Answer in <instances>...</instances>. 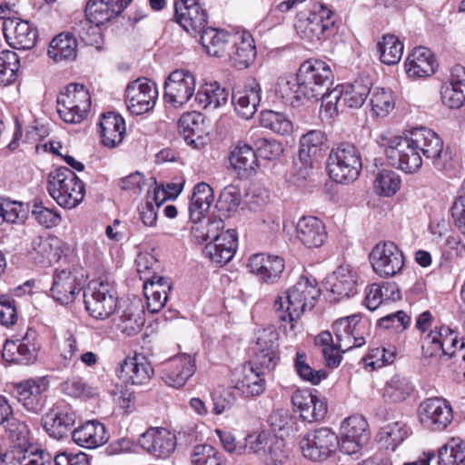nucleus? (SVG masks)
<instances>
[{
  "instance_id": "obj_1",
  "label": "nucleus",
  "mask_w": 465,
  "mask_h": 465,
  "mask_svg": "<svg viewBox=\"0 0 465 465\" xmlns=\"http://www.w3.org/2000/svg\"><path fill=\"white\" fill-rule=\"evenodd\" d=\"M333 73L328 63L320 59H308L301 64L296 78L293 80L282 79L280 85L282 95L292 96L297 100L302 98L319 101L333 83Z\"/></svg>"
},
{
  "instance_id": "obj_3",
  "label": "nucleus",
  "mask_w": 465,
  "mask_h": 465,
  "mask_svg": "<svg viewBox=\"0 0 465 465\" xmlns=\"http://www.w3.org/2000/svg\"><path fill=\"white\" fill-rule=\"evenodd\" d=\"M360 322L361 317L356 314L337 320L333 323L336 343L333 342L330 331H322L316 337L315 344L322 347V355L329 367H338L341 361L342 353L365 344Z\"/></svg>"
},
{
  "instance_id": "obj_27",
  "label": "nucleus",
  "mask_w": 465,
  "mask_h": 465,
  "mask_svg": "<svg viewBox=\"0 0 465 465\" xmlns=\"http://www.w3.org/2000/svg\"><path fill=\"white\" fill-rule=\"evenodd\" d=\"M153 374L151 363L142 354L126 357L118 370V377L124 383L135 386L147 384Z\"/></svg>"
},
{
  "instance_id": "obj_36",
  "label": "nucleus",
  "mask_w": 465,
  "mask_h": 465,
  "mask_svg": "<svg viewBox=\"0 0 465 465\" xmlns=\"http://www.w3.org/2000/svg\"><path fill=\"white\" fill-rule=\"evenodd\" d=\"M298 239L308 248H318L327 239V232L324 223L317 217L304 216L296 225Z\"/></svg>"
},
{
  "instance_id": "obj_62",
  "label": "nucleus",
  "mask_w": 465,
  "mask_h": 465,
  "mask_svg": "<svg viewBox=\"0 0 465 465\" xmlns=\"http://www.w3.org/2000/svg\"><path fill=\"white\" fill-rule=\"evenodd\" d=\"M85 16L96 25H104L117 16L105 0H89L85 7Z\"/></svg>"
},
{
  "instance_id": "obj_15",
  "label": "nucleus",
  "mask_w": 465,
  "mask_h": 465,
  "mask_svg": "<svg viewBox=\"0 0 465 465\" xmlns=\"http://www.w3.org/2000/svg\"><path fill=\"white\" fill-rule=\"evenodd\" d=\"M282 446V440L262 430L249 434L245 438L243 451L258 455L266 465H280L286 458Z\"/></svg>"
},
{
  "instance_id": "obj_6",
  "label": "nucleus",
  "mask_w": 465,
  "mask_h": 465,
  "mask_svg": "<svg viewBox=\"0 0 465 465\" xmlns=\"http://www.w3.org/2000/svg\"><path fill=\"white\" fill-rule=\"evenodd\" d=\"M47 190L51 197L62 207L73 209L84 200V183L67 167H59L49 174Z\"/></svg>"
},
{
  "instance_id": "obj_64",
  "label": "nucleus",
  "mask_w": 465,
  "mask_h": 465,
  "mask_svg": "<svg viewBox=\"0 0 465 465\" xmlns=\"http://www.w3.org/2000/svg\"><path fill=\"white\" fill-rule=\"evenodd\" d=\"M241 203V192L238 186L229 184L222 191L217 207L220 211L235 212Z\"/></svg>"
},
{
  "instance_id": "obj_43",
  "label": "nucleus",
  "mask_w": 465,
  "mask_h": 465,
  "mask_svg": "<svg viewBox=\"0 0 465 465\" xmlns=\"http://www.w3.org/2000/svg\"><path fill=\"white\" fill-rule=\"evenodd\" d=\"M230 92L219 84L210 83L201 86L195 94L194 103L203 109L214 110L227 104Z\"/></svg>"
},
{
  "instance_id": "obj_32",
  "label": "nucleus",
  "mask_w": 465,
  "mask_h": 465,
  "mask_svg": "<svg viewBox=\"0 0 465 465\" xmlns=\"http://www.w3.org/2000/svg\"><path fill=\"white\" fill-rule=\"evenodd\" d=\"M75 422V414L72 411L53 407L42 417V423L46 433L56 440H61L72 433Z\"/></svg>"
},
{
  "instance_id": "obj_50",
  "label": "nucleus",
  "mask_w": 465,
  "mask_h": 465,
  "mask_svg": "<svg viewBox=\"0 0 465 465\" xmlns=\"http://www.w3.org/2000/svg\"><path fill=\"white\" fill-rule=\"evenodd\" d=\"M414 391L409 378L396 374L386 383L383 398L386 401L397 403L405 401Z\"/></svg>"
},
{
  "instance_id": "obj_61",
  "label": "nucleus",
  "mask_w": 465,
  "mask_h": 465,
  "mask_svg": "<svg viewBox=\"0 0 465 465\" xmlns=\"http://www.w3.org/2000/svg\"><path fill=\"white\" fill-rule=\"evenodd\" d=\"M401 186L400 176L391 170L381 171L374 181V189L381 196L395 194Z\"/></svg>"
},
{
  "instance_id": "obj_41",
  "label": "nucleus",
  "mask_w": 465,
  "mask_h": 465,
  "mask_svg": "<svg viewBox=\"0 0 465 465\" xmlns=\"http://www.w3.org/2000/svg\"><path fill=\"white\" fill-rule=\"evenodd\" d=\"M200 34L202 45L210 55L226 56L234 35L213 27H205Z\"/></svg>"
},
{
  "instance_id": "obj_22",
  "label": "nucleus",
  "mask_w": 465,
  "mask_h": 465,
  "mask_svg": "<svg viewBox=\"0 0 465 465\" xmlns=\"http://www.w3.org/2000/svg\"><path fill=\"white\" fill-rule=\"evenodd\" d=\"M3 33L7 44L14 49L30 50L38 39L37 28L26 20L5 19Z\"/></svg>"
},
{
  "instance_id": "obj_58",
  "label": "nucleus",
  "mask_w": 465,
  "mask_h": 465,
  "mask_svg": "<svg viewBox=\"0 0 465 465\" xmlns=\"http://www.w3.org/2000/svg\"><path fill=\"white\" fill-rule=\"evenodd\" d=\"M371 105L375 116H387L395 107L392 93L384 88H375L371 93Z\"/></svg>"
},
{
  "instance_id": "obj_9",
  "label": "nucleus",
  "mask_w": 465,
  "mask_h": 465,
  "mask_svg": "<svg viewBox=\"0 0 465 465\" xmlns=\"http://www.w3.org/2000/svg\"><path fill=\"white\" fill-rule=\"evenodd\" d=\"M335 19L333 12L324 5H319L307 18L299 19L295 30L302 39L316 45L327 39L334 33Z\"/></svg>"
},
{
  "instance_id": "obj_21",
  "label": "nucleus",
  "mask_w": 465,
  "mask_h": 465,
  "mask_svg": "<svg viewBox=\"0 0 465 465\" xmlns=\"http://www.w3.org/2000/svg\"><path fill=\"white\" fill-rule=\"evenodd\" d=\"M419 418L425 428L440 431L445 430L452 421V408L446 400L440 398L427 399L419 407Z\"/></svg>"
},
{
  "instance_id": "obj_8",
  "label": "nucleus",
  "mask_w": 465,
  "mask_h": 465,
  "mask_svg": "<svg viewBox=\"0 0 465 465\" xmlns=\"http://www.w3.org/2000/svg\"><path fill=\"white\" fill-rule=\"evenodd\" d=\"M57 113L67 124H79L86 117L91 106L89 91L83 84H69L57 96Z\"/></svg>"
},
{
  "instance_id": "obj_51",
  "label": "nucleus",
  "mask_w": 465,
  "mask_h": 465,
  "mask_svg": "<svg viewBox=\"0 0 465 465\" xmlns=\"http://www.w3.org/2000/svg\"><path fill=\"white\" fill-rule=\"evenodd\" d=\"M6 425V435L13 442L12 449L10 450H21L25 457H27L28 451L27 447L29 445V434L30 430L28 426L15 418L9 419Z\"/></svg>"
},
{
  "instance_id": "obj_44",
  "label": "nucleus",
  "mask_w": 465,
  "mask_h": 465,
  "mask_svg": "<svg viewBox=\"0 0 465 465\" xmlns=\"http://www.w3.org/2000/svg\"><path fill=\"white\" fill-rule=\"evenodd\" d=\"M62 241L56 236H37L32 241V248L38 256L35 259L40 263L58 262L62 256Z\"/></svg>"
},
{
  "instance_id": "obj_31",
  "label": "nucleus",
  "mask_w": 465,
  "mask_h": 465,
  "mask_svg": "<svg viewBox=\"0 0 465 465\" xmlns=\"http://www.w3.org/2000/svg\"><path fill=\"white\" fill-rule=\"evenodd\" d=\"M357 273L350 265L339 266L327 279V288L335 301L350 298L357 293Z\"/></svg>"
},
{
  "instance_id": "obj_2",
  "label": "nucleus",
  "mask_w": 465,
  "mask_h": 465,
  "mask_svg": "<svg viewBox=\"0 0 465 465\" xmlns=\"http://www.w3.org/2000/svg\"><path fill=\"white\" fill-rule=\"evenodd\" d=\"M191 234L197 243L210 241L204 249L203 254L213 262L224 264L230 262L237 248V236L234 230L223 229L221 219H210L203 214L202 218L192 221Z\"/></svg>"
},
{
  "instance_id": "obj_57",
  "label": "nucleus",
  "mask_w": 465,
  "mask_h": 465,
  "mask_svg": "<svg viewBox=\"0 0 465 465\" xmlns=\"http://www.w3.org/2000/svg\"><path fill=\"white\" fill-rule=\"evenodd\" d=\"M261 126L282 135L292 132V124L282 113L266 110L260 114Z\"/></svg>"
},
{
  "instance_id": "obj_23",
  "label": "nucleus",
  "mask_w": 465,
  "mask_h": 465,
  "mask_svg": "<svg viewBox=\"0 0 465 465\" xmlns=\"http://www.w3.org/2000/svg\"><path fill=\"white\" fill-rule=\"evenodd\" d=\"M195 359L188 354L176 356L163 365L160 375L165 384L180 389L194 374Z\"/></svg>"
},
{
  "instance_id": "obj_37",
  "label": "nucleus",
  "mask_w": 465,
  "mask_h": 465,
  "mask_svg": "<svg viewBox=\"0 0 465 465\" xmlns=\"http://www.w3.org/2000/svg\"><path fill=\"white\" fill-rule=\"evenodd\" d=\"M230 165L240 178H249L253 175L258 167L256 152L246 143H239L231 151Z\"/></svg>"
},
{
  "instance_id": "obj_45",
  "label": "nucleus",
  "mask_w": 465,
  "mask_h": 465,
  "mask_svg": "<svg viewBox=\"0 0 465 465\" xmlns=\"http://www.w3.org/2000/svg\"><path fill=\"white\" fill-rule=\"evenodd\" d=\"M344 107L360 108L371 93L369 79H356L351 84L339 85Z\"/></svg>"
},
{
  "instance_id": "obj_14",
  "label": "nucleus",
  "mask_w": 465,
  "mask_h": 465,
  "mask_svg": "<svg viewBox=\"0 0 465 465\" xmlns=\"http://www.w3.org/2000/svg\"><path fill=\"white\" fill-rule=\"evenodd\" d=\"M370 262L376 274L389 278L401 272L405 257L397 244L384 241L373 247L370 253Z\"/></svg>"
},
{
  "instance_id": "obj_35",
  "label": "nucleus",
  "mask_w": 465,
  "mask_h": 465,
  "mask_svg": "<svg viewBox=\"0 0 465 465\" xmlns=\"http://www.w3.org/2000/svg\"><path fill=\"white\" fill-rule=\"evenodd\" d=\"M72 439L80 447L96 449L108 441L109 434L103 423L89 420L73 430Z\"/></svg>"
},
{
  "instance_id": "obj_12",
  "label": "nucleus",
  "mask_w": 465,
  "mask_h": 465,
  "mask_svg": "<svg viewBox=\"0 0 465 465\" xmlns=\"http://www.w3.org/2000/svg\"><path fill=\"white\" fill-rule=\"evenodd\" d=\"M13 395L23 409L35 415L43 412L46 405L45 392L49 388L46 377L30 378L12 384Z\"/></svg>"
},
{
  "instance_id": "obj_16",
  "label": "nucleus",
  "mask_w": 465,
  "mask_h": 465,
  "mask_svg": "<svg viewBox=\"0 0 465 465\" xmlns=\"http://www.w3.org/2000/svg\"><path fill=\"white\" fill-rule=\"evenodd\" d=\"M156 84L147 78L129 83L125 89V104L129 112L140 115L152 110L157 101Z\"/></svg>"
},
{
  "instance_id": "obj_52",
  "label": "nucleus",
  "mask_w": 465,
  "mask_h": 465,
  "mask_svg": "<svg viewBox=\"0 0 465 465\" xmlns=\"http://www.w3.org/2000/svg\"><path fill=\"white\" fill-rule=\"evenodd\" d=\"M377 49L381 63L393 65L398 64L403 54V44L392 35H386L378 42Z\"/></svg>"
},
{
  "instance_id": "obj_28",
  "label": "nucleus",
  "mask_w": 465,
  "mask_h": 465,
  "mask_svg": "<svg viewBox=\"0 0 465 465\" xmlns=\"http://www.w3.org/2000/svg\"><path fill=\"white\" fill-rule=\"evenodd\" d=\"M284 267V260L278 255L256 253L252 255L248 261L250 272L265 283L276 282L280 279Z\"/></svg>"
},
{
  "instance_id": "obj_17",
  "label": "nucleus",
  "mask_w": 465,
  "mask_h": 465,
  "mask_svg": "<svg viewBox=\"0 0 465 465\" xmlns=\"http://www.w3.org/2000/svg\"><path fill=\"white\" fill-rule=\"evenodd\" d=\"M340 440L337 435L328 428H321L304 436L300 441L303 456L313 461L325 460L333 452Z\"/></svg>"
},
{
  "instance_id": "obj_7",
  "label": "nucleus",
  "mask_w": 465,
  "mask_h": 465,
  "mask_svg": "<svg viewBox=\"0 0 465 465\" xmlns=\"http://www.w3.org/2000/svg\"><path fill=\"white\" fill-rule=\"evenodd\" d=\"M361 157L357 147L349 142L333 146L327 160L330 177L340 183L354 182L361 170Z\"/></svg>"
},
{
  "instance_id": "obj_42",
  "label": "nucleus",
  "mask_w": 465,
  "mask_h": 465,
  "mask_svg": "<svg viewBox=\"0 0 465 465\" xmlns=\"http://www.w3.org/2000/svg\"><path fill=\"white\" fill-rule=\"evenodd\" d=\"M264 371L256 369L252 363H244L241 370V376L235 388L240 390L246 396H258L265 390L263 379Z\"/></svg>"
},
{
  "instance_id": "obj_49",
  "label": "nucleus",
  "mask_w": 465,
  "mask_h": 465,
  "mask_svg": "<svg viewBox=\"0 0 465 465\" xmlns=\"http://www.w3.org/2000/svg\"><path fill=\"white\" fill-rule=\"evenodd\" d=\"M213 192L206 183H199L193 188L191 203L189 204V216L191 221L202 218L213 202Z\"/></svg>"
},
{
  "instance_id": "obj_29",
  "label": "nucleus",
  "mask_w": 465,
  "mask_h": 465,
  "mask_svg": "<svg viewBox=\"0 0 465 465\" xmlns=\"http://www.w3.org/2000/svg\"><path fill=\"white\" fill-rule=\"evenodd\" d=\"M292 403L300 411V417L308 422L322 420L327 414V403L309 390H296Z\"/></svg>"
},
{
  "instance_id": "obj_25",
  "label": "nucleus",
  "mask_w": 465,
  "mask_h": 465,
  "mask_svg": "<svg viewBox=\"0 0 465 465\" xmlns=\"http://www.w3.org/2000/svg\"><path fill=\"white\" fill-rule=\"evenodd\" d=\"M277 347V333L263 330L257 338L252 361L249 363L263 371L264 374L270 372L274 370L279 361Z\"/></svg>"
},
{
  "instance_id": "obj_24",
  "label": "nucleus",
  "mask_w": 465,
  "mask_h": 465,
  "mask_svg": "<svg viewBox=\"0 0 465 465\" xmlns=\"http://www.w3.org/2000/svg\"><path fill=\"white\" fill-rule=\"evenodd\" d=\"M139 445L151 455L166 459L176 448V437L163 428H150L138 440Z\"/></svg>"
},
{
  "instance_id": "obj_34",
  "label": "nucleus",
  "mask_w": 465,
  "mask_h": 465,
  "mask_svg": "<svg viewBox=\"0 0 465 465\" xmlns=\"http://www.w3.org/2000/svg\"><path fill=\"white\" fill-rule=\"evenodd\" d=\"M404 65L408 76L415 80L432 75L438 64L430 49L420 46L409 54Z\"/></svg>"
},
{
  "instance_id": "obj_55",
  "label": "nucleus",
  "mask_w": 465,
  "mask_h": 465,
  "mask_svg": "<svg viewBox=\"0 0 465 465\" xmlns=\"http://www.w3.org/2000/svg\"><path fill=\"white\" fill-rule=\"evenodd\" d=\"M267 422L280 438L290 436L296 430V423L288 410L277 409L269 415Z\"/></svg>"
},
{
  "instance_id": "obj_13",
  "label": "nucleus",
  "mask_w": 465,
  "mask_h": 465,
  "mask_svg": "<svg viewBox=\"0 0 465 465\" xmlns=\"http://www.w3.org/2000/svg\"><path fill=\"white\" fill-rule=\"evenodd\" d=\"M411 136H396L389 140L385 154L389 163L407 173L417 172L422 165V158Z\"/></svg>"
},
{
  "instance_id": "obj_40",
  "label": "nucleus",
  "mask_w": 465,
  "mask_h": 465,
  "mask_svg": "<svg viewBox=\"0 0 465 465\" xmlns=\"http://www.w3.org/2000/svg\"><path fill=\"white\" fill-rule=\"evenodd\" d=\"M99 125L104 146L113 148L123 142L125 134V122L120 114L114 112L104 114Z\"/></svg>"
},
{
  "instance_id": "obj_63",
  "label": "nucleus",
  "mask_w": 465,
  "mask_h": 465,
  "mask_svg": "<svg viewBox=\"0 0 465 465\" xmlns=\"http://www.w3.org/2000/svg\"><path fill=\"white\" fill-rule=\"evenodd\" d=\"M101 25L94 24L90 17L81 19L73 27L74 33L86 45L99 44Z\"/></svg>"
},
{
  "instance_id": "obj_54",
  "label": "nucleus",
  "mask_w": 465,
  "mask_h": 465,
  "mask_svg": "<svg viewBox=\"0 0 465 465\" xmlns=\"http://www.w3.org/2000/svg\"><path fill=\"white\" fill-rule=\"evenodd\" d=\"M20 68V59L14 51L0 53V84L6 86L15 82Z\"/></svg>"
},
{
  "instance_id": "obj_53",
  "label": "nucleus",
  "mask_w": 465,
  "mask_h": 465,
  "mask_svg": "<svg viewBox=\"0 0 465 465\" xmlns=\"http://www.w3.org/2000/svg\"><path fill=\"white\" fill-rule=\"evenodd\" d=\"M409 436V429L402 421H395L383 426L379 433L380 442L386 448L395 450Z\"/></svg>"
},
{
  "instance_id": "obj_30",
  "label": "nucleus",
  "mask_w": 465,
  "mask_h": 465,
  "mask_svg": "<svg viewBox=\"0 0 465 465\" xmlns=\"http://www.w3.org/2000/svg\"><path fill=\"white\" fill-rule=\"evenodd\" d=\"M262 88L260 84L252 79L243 87H237L232 94V104L239 116L250 119L257 110L261 101Z\"/></svg>"
},
{
  "instance_id": "obj_47",
  "label": "nucleus",
  "mask_w": 465,
  "mask_h": 465,
  "mask_svg": "<svg viewBox=\"0 0 465 465\" xmlns=\"http://www.w3.org/2000/svg\"><path fill=\"white\" fill-rule=\"evenodd\" d=\"M144 322L143 307L139 303L131 302L122 312L116 326L124 334L134 336L140 332Z\"/></svg>"
},
{
  "instance_id": "obj_33",
  "label": "nucleus",
  "mask_w": 465,
  "mask_h": 465,
  "mask_svg": "<svg viewBox=\"0 0 465 465\" xmlns=\"http://www.w3.org/2000/svg\"><path fill=\"white\" fill-rule=\"evenodd\" d=\"M82 288L76 282L75 274L69 269L55 270L51 288L52 297L61 304L73 302Z\"/></svg>"
},
{
  "instance_id": "obj_60",
  "label": "nucleus",
  "mask_w": 465,
  "mask_h": 465,
  "mask_svg": "<svg viewBox=\"0 0 465 465\" xmlns=\"http://www.w3.org/2000/svg\"><path fill=\"white\" fill-rule=\"evenodd\" d=\"M192 465H222V454L213 446L199 444L193 447L191 453Z\"/></svg>"
},
{
  "instance_id": "obj_19",
  "label": "nucleus",
  "mask_w": 465,
  "mask_h": 465,
  "mask_svg": "<svg viewBox=\"0 0 465 465\" xmlns=\"http://www.w3.org/2000/svg\"><path fill=\"white\" fill-rule=\"evenodd\" d=\"M195 78L187 70H174L164 84V99L173 107L185 104L194 94Z\"/></svg>"
},
{
  "instance_id": "obj_11",
  "label": "nucleus",
  "mask_w": 465,
  "mask_h": 465,
  "mask_svg": "<svg viewBox=\"0 0 465 465\" xmlns=\"http://www.w3.org/2000/svg\"><path fill=\"white\" fill-rule=\"evenodd\" d=\"M411 136L419 153L430 161L435 169L442 171L451 166L450 153L444 150L442 139L434 131L426 127L415 128Z\"/></svg>"
},
{
  "instance_id": "obj_48",
  "label": "nucleus",
  "mask_w": 465,
  "mask_h": 465,
  "mask_svg": "<svg viewBox=\"0 0 465 465\" xmlns=\"http://www.w3.org/2000/svg\"><path fill=\"white\" fill-rule=\"evenodd\" d=\"M327 135L322 130H310L300 139L299 159H317L326 148Z\"/></svg>"
},
{
  "instance_id": "obj_5",
  "label": "nucleus",
  "mask_w": 465,
  "mask_h": 465,
  "mask_svg": "<svg viewBox=\"0 0 465 465\" xmlns=\"http://www.w3.org/2000/svg\"><path fill=\"white\" fill-rule=\"evenodd\" d=\"M465 342L459 333L449 327L442 326L439 331H431L422 346L425 357H440L443 361L454 358L457 363L455 371L465 376Z\"/></svg>"
},
{
  "instance_id": "obj_18",
  "label": "nucleus",
  "mask_w": 465,
  "mask_h": 465,
  "mask_svg": "<svg viewBox=\"0 0 465 465\" xmlns=\"http://www.w3.org/2000/svg\"><path fill=\"white\" fill-rule=\"evenodd\" d=\"M39 350L36 331L28 329L22 339L5 341L2 356L8 362L30 365L35 362Z\"/></svg>"
},
{
  "instance_id": "obj_10",
  "label": "nucleus",
  "mask_w": 465,
  "mask_h": 465,
  "mask_svg": "<svg viewBox=\"0 0 465 465\" xmlns=\"http://www.w3.org/2000/svg\"><path fill=\"white\" fill-rule=\"evenodd\" d=\"M117 292L113 283L94 281L84 292L85 309L96 320L109 318L117 306Z\"/></svg>"
},
{
  "instance_id": "obj_56",
  "label": "nucleus",
  "mask_w": 465,
  "mask_h": 465,
  "mask_svg": "<svg viewBox=\"0 0 465 465\" xmlns=\"http://www.w3.org/2000/svg\"><path fill=\"white\" fill-rule=\"evenodd\" d=\"M465 460V442L460 438L450 439L439 450V465H460Z\"/></svg>"
},
{
  "instance_id": "obj_26",
  "label": "nucleus",
  "mask_w": 465,
  "mask_h": 465,
  "mask_svg": "<svg viewBox=\"0 0 465 465\" xmlns=\"http://www.w3.org/2000/svg\"><path fill=\"white\" fill-rule=\"evenodd\" d=\"M174 9L177 23L189 34H200L205 28L207 14L197 0H178Z\"/></svg>"
},
{
  "instance_id": "obj_39",
  "label": "nucleus",
  "mask_w": 465,
  "mask_h": 465,
  "mask_svg": "<svg viewBox=\"0 0 465 465\" xmlns=\"http://www.w3.org/2000/svg\"><path fill=\"white\" fill-rule=\"evenodd\" d=\"M226 56L235 68L239 70L247 68L256 56L253 39L250 35L246 37L234 35Z\"/></svg>"
},
{
  "instance_id": "obj_46",
  "label": "nucleus",
  "mask_w": 465,
  "mask_h": 465,
  "mask_svg": "<svg viewBox=\"0 0 465 465\" xmlns=\"http://www.w3.org/2000/svg\"><path fill=\"white\" fill-rule=\"evenodd\" d=\"M47 54L55 63L74 60L77 54L76 39L69 33H62L51 41Z\"/></svg>"
},
{
  "instance_id": "obj_38",
  "label": "nucleus",
  "mask_w": 465,
  "mask_h": 465,
  "mask_svg": "<svg viewBox=\"0 0 465 465\" xmlns=\"http://www.w3.org/2000/svg\"><path fill=\"white\" fill-rule=\"evenodd\" d=\"M442 103L450 108H460L465 102V68H453L449 83L441 87Z\"/></svg>"
},
{
  "instance_id": "obj_59",
  "label": "nucleus",
  "mask_w": 465,
  "mask_h": 465,
  "mask_svg": "<svg viewBox=\"0 0 465 465\" xmlns=\"http://www.w3.org/2000/svg\"><path fill=\"white\" fill-rule=\"evenodd\" d=\"M294 367L297 374L305 381L312 385H318L327 378L323 370H313L307 362V356L303 351H297L294 359Z\"/></svg>"
},
{
  "instance_id": "obj_4",
  "label": "nucleus",
  "mask_w": 465,
  "mask_h": 465,
  "mask_svg": "<svg viewBox=\"0 0 465 465\" xmlns=\"http://www.w3.org/2000/svg\"><path fill=\"white\" fill-rule=\"evenodd\" d=\"M321 295L313 277L302 275L298 282L283 295H278L273 302L277 317L282 322L292 323L307 310H312Z\"/></svg>"
},
{
  "instance_id": "obj_20",
  "label": "nucleus",
  "mask_w": 465,
  "mask_h": 465,
  "mask_svg": "<svg viewBox=\"0 0 465 465\" xmlns=\"http://www.w3.org/2000/svg\"><path fill=\"white\" fill-rule=\"evenodd\" d=\"M370 431L368 422L361 415H353L341 425L340 450L345 454H355L368 442Z\"/></svg>"
}]
</instances>
